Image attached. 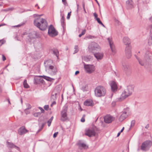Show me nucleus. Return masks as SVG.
Returning <instances> with one entry per match:
<instances>
[{"instance_id":"nucleus-1","label":"nucleus","mask_w":152,"mask_h":152,"mask_svg":"<svg viewBox=\"0 0 152 152\" xmlns=\"http://www.w3.org/2000/svg\"><path fill=\"white\" fill-rule=\"evenodd\" d=\"M34 23L35 26L42 31L45 30L48 25L45 19L40 18H36L34 20Z\"/></svg>"},{"instance_id":"nucleus-2","label":"nucleus","mask_w":152,"mask_h":152,"mask_svg":"<svg viewBox=\"0 0 152 152\" xmlns=\"http://www.w3.org/2000/svg\"><path fill=\"white\" fill-rule=\"evenodd\" d=\"M123 41L124 44L127 45L125 50L126 57L127 58H129L131 57L132 56L131 51V47L129 45L130 43V40L128 37H125L123 38Z\"/></svg>"},{"instance_id":"nucleus-3","label":"nucleus","mask_w":152,"mask_h":152,"mask_svg":"<svg viewBox=\"0 0 152 152\" xmlns=\"http://www.w3.org/2000/svg\"><path fill=\"white\" fill-rule=\"evenodd\" d=\"M51 60L46 61L44 62L45 66L46 68V71H48V73L52 75H56L57 72L58 70L57 68L55 66L50 65L49 63H52Z\"/></svg>"},{"instance_id":"nucleus-4","label":"nucleus","mask_w":152,"mask_h":152,"mask_svg":"<svg viewBox=\"0 0 152 152\" xmlns=\"http://www.w3.org/2000/svg\"><path fill=\"white\" fill-rule=\"evenodd\" d=\"M133 91V88L132 86H128L127 88L122 92L121 96L117 99V100L120 102L123 101L130 96Z\"/></svg>"},{"instance_id":"nucleus-5","label":"nucleus","mask_w":152,"mask_h":152,"mask_svg":"<svg viewBox=\"0 0 152 152\" xmlns=\"http://www.w3.org/2000/svg\"><path fill=\"white\" fill-rule=\"evenodd\" d=\"M94 92L95 96L100 97L105 95L106 93V90L103 86H98L95 89Z\"/></svg>"},{"instance_id":"nucleus-6","label":"nucleus","mask_w":152,"mask_h":152,"mask_svg":"<svg viewBox=\"0 0 152 152\" xmlns=\"http://www.w3.org/2000/svg\"><path fill=\"white\" fill-rule=\"evenodd\" d=\"M152 145V141L150 140H146L142 143L141 147V149L144 151L148 150Z\"/></svg>"},{"instance_id":"nucleus-7","label":"nucleus","mask_w":152,"mask_h":152,"mask_svg":"<svg viewBox=\"0 0 152 152\" xmlns=\"http://www.w3.org/2000/svg\"><path fill=\"white\" fill-rule=\"evenodd\" d=\"M48 33L50 36L53 37L56 36L58 34V32L52 25L49 26Z\"/></svg>"},{"instance_id":"nucleus-8","label":"nucleus","mask_w":152,"mask_h":152,"mask_svg":"<svg viewBox=\"0 0 152 152\" xmlns=\"http://www.w3.org/2000/svg\"><path fill=\"white\" fill-rule=\"evenodd\" d=\"M40 77H42L44 79L49 81H51L52 79L50 77L44 75L35 77L34 78V84H37L40 83Z\"/></svg>"},{"instance_id":"nucleus-9","label":"nucleus","mask_w":152,"mask_h":152,"mask_svg":"<svg viewBox=\"0 0 152 152\" xmlns=\"http://www.w3.org/2000/svg\"><path fill=\"white\" fill-rule=\"evenodd\" d=\"M67 107L64 106L61 112V120L63 121H65L68 119L67 116Z\"/></svg>"},{"instance_id":"nucleus-10","label":"nucleus","mask_w":152,"mask_h":152,"mask_svg":"<svg viewBox=\"0 0 152 152\" xmlns=\"http://www.w3.org/2000/svg\"><path fill=\"white\" fill-rule=\"evenodd\" d=\"M89 50L91 52H92L95 50L100 49V47L97 44L94 42H91L88 46Z\"/></svg>"},{"instance_id":"nucleus-11","label":"nucleus","mask_w":152,"mask_h":152,"mask_svg":"<svg viewBox=\"0 0 152 152\" xmlns=\"http://www.w3.org/2000/svg\"><path fill=\"white\" fill-rule=\"evenodd\" d=\"M84 68L86 72L89 74L94 72L95 70V66L93 65H86L84 64Z\"/></svg>"},{"instance_id":"nucleus-12","label":"nucleus","mask_w":152,"mask_h":152,"mask_svg":"<svg viewBox=\"0 0 152 152\" xmlns=\"http://www.w3.org/2000/svg\"><path fill=\"white\" fill-rule=\"evenodd\" d=\"M115 119V118L110 115H107L104 117V122L107 124L111 123Z\"/></svg>"},{"instance_id":"nucleus-13","label":"nucleus","mask_w":152,"mask_h":152,"mask_svg":"<svg viewBox=\"0 0 152 152\" xmlns=\"http://www.w3.org/2000/svg\"><path fill=\"white\" fill-rule=\"evenodd\" d=\"M129 108H127L124 109V111L119 118V120L121 122L123 121L127 117V113L129 111Z\"/></svg>"},{"instance_id":"nucleus-14","label":"nucleus","mask_w":152,"mask_h":152,"mask_svg":"<svg viewBox=\"0 0 152 152\" xmlns=\"http://www.w3.org/2000/svg\"><path fill=\"white\" fill-rule=\"evenodd\" d=\"M85 134L89 137H91L95 135V132L93 129H88L86 130Z\"/></svg>"},{"instance_id":"nucleus-15","label":"nucleus","mask_w":152,"mask_h":152,"mask_svg":"<svg viewBox=\"0 0 152 152\" xmlns=\"http://www.w3.org/2000/svg\"><path fill=\"white\" fill-rule=\"evenodd\" d=\"M107 40L108 41L110 46L112 52L113 53H115V47L112 39L110 38H108L107 39Z\"/></svg>"},{"instance_id":"nucleus-16","label":"nucleus","mask_w":152,"mask_h":152,"mask_svg":"<svg viewBox=\"0 0 152 152\" xmlns=\"http://www.w3.org/2000/svg\"><path fill=\"white\" fill-rule=\"evenodd\" d=\"M77 145L80 149L83 148L86 149L88 148L86 144L84 143L82 140L79 141L77 143Z\"/></svg>"},{"instance_id":"nucleus-17","label":"nucleus","mask_w":152,"mask_h":152,"mask_svg":"<svg viewBox=\"0 0 152 152\" xmlns=\"http://www.w3.org/2000/svg\"><path fill=\"white\" fill-rule=\"evenodd\" d=\"M28 130L26 129L24 126L21 127L18 130V133L19 135H22L28 132Z\"/></svg>"},{"instance_id":"nucleus-18","label":"nucleus","mask_w":152,"mask_h":152,"mask_svg":"<svg viewBox=\"0 0 152 152\" xmlns=\"http://www.w3.org/2000/svg\"><path fill=\"white\" fill-rule=\"evenodd\" d=\"M7 145V147L11 148H15V149L19 151V148L14 145L13 143L8 142H6Z\"/></svg>"},{"instance_id":"nucleus-19","label":"nucleus","mask_w":152,"mask_h":152,"mask_svg":"<svg viewBox=\"0 0 152 152\" xmlns=\"http://www.w3.org/2000/svg\"><path fill=\"white\" fill-rule=\"evenodd\" d=\"M110 86L112 91L115 92L117 90L118 88L117 85L115 82L111 81L110 83Z\"/></svg>"},{"instance_id":"nucleus-20","label":"nucleus","mask_w":152,"mask_h":152,"mask_svg":"<svg viewBox=\"0 0 152 152\" xmlns=\"http://www.w3.org/2000/svg\"><path fill=\"white\" fill-rule=\"evenodd\" d=\"M94 55L97 60H101L103 58L104 56L102 53H94Z\"/></svg>"},{"instance_id":"nucleus-21","label":"nucleus","mask_w":152,"mask_h":152,"mask_svg":"<svg viewBox=\"0 0 152 152\" xmlns=\"http://www.w3.org/2000/svg\"><path fill=\"white\" fill-rule=\"evenodd\" d=\"M28 37L31 39L35 38L37 37V33L35 31L31 32L29 34Z\"/></svg>"},{"instance_id":"nucleus-22","label":"nucleus","mask_w":152,"mask_h":152,"mask_svg":"<svg viewBox=\"0 0 152 152\" xmlns=\"http://www.w3.org/2000/svg\"><path fill=\"white\" fill-rule=\"evenodd\" d=\"M126 5L129 8L134 7L133 3L132 0H128L126 1Z\"/></svg>"},{"instance_id":"nucleus-23","label":"nucleus","mask_w":152,"mask_h":152,"mask_svg":"<svg viewBox=\"0 0 152 152\" xmlns=\"http://www.w3.org/2000/svg\"><path fill=\"white\" fill-rule=\"evenodd\" d=\"M84 104L86 106H93V103L91 100H86V101Z\"/></svg>"},{"instance_id":"nucleus-24","label":"nucleus","mask_w":152,"mask_h":152,"mask_svg":"<svg viewBox=\"0 0 152 152\" xmlns=\"http://www.w3.org/2000/svg\"><path fill=\"white\" fill-rule=\"evenodd\" d=\"M122 66L123 69L125 71H127L129 67V65L125 63H122Z\"/></svg>"},{"instance_id":"nucleus-25","label":"nucleus","mask_w":152,"mask_h":152,"mask_svg":"<svg viewBox=\"0 0 152 152\" xmlns=\"http://www.w3.org/2000/svg\"><path fill=\"white\" fill-rule=\"evenodd\" d=\"M61 85H58L56 86L54 90L56 91L59 93L60 91L61 90Z\"/></svg>"},{"instance_id":"nucleus-26","label":"nucleus","mask_w":152,"mask_h":152,"mask_svg":"<svg viewBox=\"0 0 152 152\" xmlns=\"http://www.w3.org/2000/svg\"><path fill=\"white\" fill-rule=\"evenodd\" d=\"M53 53L56 56L57 58H58L59 56V52L57 49H54L53 50Z\"/></svg>"},{"instance_id":"nucleus-27","label":"nucleus","mask_w":152,"mask_h":152,"mask_svg":"<svg viewBox=\"0 0 152 152\" xmlns=\"http://www.w3.org/2000/svg\"><path fill=\"white\" fill-rule=\"evenodd\" d=\"M23 85L24 87L25 88H28L29 87V86L28 85V84L27 83V81L26 80H24Z\"/></svg>"},{"instance_id":"nucleus-28","label":"nucleus","mask_w":152,"mask_h":152,"mask_svg":"<svg viewBox=\"0 0 152 152\" xmlns=\"http://www.w3.org/2000/svg\"><path fill=\"white\" fill-rule=\"evenodd\" d=\"M61 25L64 27V18L63 16L61 17Z\"/></svg>"},{"instance_id":"nucleus-29","label":"nucleus","mask_w":152,"mask_h":152,"mask_svg":"<svg viewBox=\"0 0 152 152\" xmlns=\"http://www.w3.org/2000/svg\"><path fill=\"white\" fill-rule=\"evenodd\" d=\"M148 43L150 45L152 44V33L151 34L150 38L148 40Z\"/></svg>"},{"instance_id":"nucleus-30","label":"nucleus","mask_w":152,"mask_h":152,"mask_svg":"<svg viewBox=\"0 0 152 152\" xmlns=\"http://www.w3.org/2000/svg\"><path fill=\"white\" fill-rule=\"evenodd\" d=\"M136 58L138 60L139 64L142 66H143L144 65V63L142 61H141L140 59L139 58H138V57H136Z\"/></svg>"},{"instance_id":"nucleus-31","label":"nucleus","mask_w":152,"mask_h":152,"mask_svg":"<svg viewBox=\"0 0 152 152\" xmlns=\"http://www.w3.org/2000/svg\"><path fill=\"white\" fill-rule=\"evenodd\" d=\"M74 49H75V50L74 51V54L77 53L79 50L78 47L77 45H75V46Z\"/></svg>"},{"instance_id":"nucleus-32","label":"nucleus","mask_w":152,"mask_h":152,"mask_svg":"<svg viewBox=\"0 0 152 152\" xmlns=\"http://www.w3.org/2000/svg\"><path fill=\"white\" fill-rule=\"evenodd\" d=\"M135 121L134 120H133L131 121V124L130 126V128L132 127L135 124Z\"/></svg>"},{"instance_id":"nucleus-33","label":"nucleus","mask_w":152,"mask_h":152,"mask_svg":"<svg viewBox=\"0 0 152 152\" xmlns=\"http://www.w3.org/2000/svg\"><path fill=\"white\" fill-rule=\"evenodd\" d=\"M59 94L58 92H57L56 91L54 90L53 92L52 93V94L54 95L55 96H57V95H58Z\"/></svg>"},{"instance_id":"nucleus-34","label":"nucleus","mask_w":152,"mask_h":152,"mask_svg":"<svg viewBox=\"0 0 152 152\" xmlns=\"http://www.w3.org/2000/svg\"><path fill=\"white\" fill-rule=\"evenodd\" d=\"M85 114L83 115V116L81 119V121L82 122H83L85 121Z\"/></svg>"},{"instance_id":"nucleus-35","label":"nucleus","mask_w":152,"mask_h":152,"mask_svg":"<svg viewBox=\"0 0 152 152\" xmlns=\"http://www.w3.org/2000/svg\"><path fill=\"white\" fill-rule=\"evenodd\" d=\"M49 108V106L48 105H45L44 107V109L46 110H48Z\"/></svg>"},{"instance_id":"nucleus-36","label":"nucleus","mask_w":152,"mask_h":152,"mask_svg":"<svg viewBox=\"0 0 152 152\" xmlns=\"http://www.w3.org/2000/svg\"><path fill=\"white\" fill-rule=\"evenodd\" d=\"M51 98V99H53V100H55L56 99L57 97L56 96H55L54 95L52 94Z\"/></svg>"},{"instance_id":"nucleus-37","label":"nucleus","mask_w":152,"mask_h":152,"mask_svg":"<svg viewBox=\"0 0 152 152\" xmlns=\"http://www.w3.org/2000/svg\"><path fill=\"white\" fill-rule=\"evenodd\" d=\"M5 42V41L3 39L0 40V43H1V44L0 45V46H1L2 44H4Z\"/></svg>"},{"instance_id":"nucleus-38","label":"nucleus","mask_w":152,"mask_h":152,"mask_svg":"<svg viewBox=\"0 0 152 152\" xmlns=\"http://www.w3.org/2000/svg\"><path fill=\"white\" fill-rule=\"evenodd\" d=\"M71 12H69L68 13L67 16V19H69L70 18V16L71 15Z\"/></svg>"},{"instance_id":"nucleus-39","label":"nucleus","mask_w":152,"mask_h":152,"mask_svg":"<svg viewBox=\"0 0 152 152\" xmlns=\"http://www.w3.org/2000/svg\"><path fill=\"white\" fill-rule=\"evenodd\" d=\"M96 20H97V21L98 23L99 24H100V23H102V22L100 20V19L99 18H97V19H96Z\"/></svg>"},{"instance_id":"nucleus-40","label":"nucleus","mask_w":152,"mask_h":152,"mask_svg":"<svg viewBox=\"0 0 152 152\" xmlns=\"http://www.w3.org/2000/svg\"><path fill=\"white\" fill-rule=\"evenodd\" d=\"M62 2L65 6L67 5V4L66 0H62Z\"/></svg>"},{"instance_id":"nucleus-41","label":"nucleus","mask_w":152,"mask_h":152,"mask_svg":"<svg viewBox=\"0 0 152 152\" xmlns=\"http://www.w3.org/2000/svg\"><path fill=\"white\" fill-rule=\"evenodd\" d=\"M86 86H83L82 88H81V90H82L83 91H86Z\"/></svg>"},{"instance_id":"nucleus-42","label":"nucleus","mask_w":152,"mask_h":152,"mask_svg":"<svg viewBox=\"0 0 152 152\" xmlns=\"http://www.w3.org/2000/svg\"><path fill=\"white\" fill-rule=\"evenodd\" d=\"M39 108L41 110V113H44L45 110L42 107H39Z\"/></svg>"},{"instance_id":"nucleus-43","label":"nucleus","mask_w":152,"mask_h":152,"mask_svg":"<svg viewBox=\"0 0 152 152\" xmlns=\"http://www.w3.org/2000/svg\"><path fill=\"white\" fill-rule=\"evenodd\" d=\"M52 121L49 120L48 121V126H50Z\"/></svg>"},{"instance_id":"nucleus-44","label":"nucleus","mask_w":152,"mask_h":152,"mask_svg":"<svg viewBox=\"0 0 152 152\" xmlns=\"http://www.w3.org/2000/svg\"><path fill=\"white\" fill-rule=\"evenodd\" d=\"M27 109H26L25 110V112L26 113V114H28L30 113V112Z\"/></svg>"},{"instance_id":"nucleus-45","label":"nucleus","mask_w":152,"mask_h":152,"mask_svg":"<svg viewBox=\"0 0 152 152\" xmlns=\"http://www.w3.org/2000/svg\"><path fill=\"white\" fill-rule=\"evenodd\" d=\"M86 31V30L84 29V30H83L82 31V32L80 34H81L82 35V36L83 35L85 34Z\"/></svg>"},{"instance_id":"nucleus-46","label":"nucleus","mask_w":152,"mask_h":152,"mask_svg":"<svg viewBox=\"0 0 152 152\" xmlns=\"http://www.w3.org/2000/svg\"><path fill=\"white\" fill-rule=\"evenodd\" d=\"M58 134V132H55L54 134H53V137L54 138H55L56 137L57 134Z\"/></svg>"},{"instance_id":"nucleus-47","label":"nucleus","mask_w":152,"mask_h":152,"mask_svg":"<svg viewBox=\"0 0 152 152\" xmlns=\"http://www.w3.org/2000/svg\"><path fill=\"white\" fill-rule=\"evenodd\" d=\"M94 16L95 18L96 19H97V18H98L97 17L98 15L96 13H94Z\"/></svg>"},{"instance_id":"nucleus-48","label":"nucleus","mask_w":152,"mask_h":152,"mask_svg":"<svg viewBox=\"0 0 152 152\" xmlns=\"http://www.w3.org/2000/svg\"><path fill=\"white\" fill-rule=\"evenodd\" d=\"M88 58L87 60H86L87 61H89L92 58V57L91 56H89L88 57Z\"/></svg>"},{"instance_id":"nucleus-49","label":"nucleus","mask_w":152,"mask_h":152,"mask_svg":"<svg viewBox=\"0 0 152 152\" xmlns=\"http://www.w3.org/2000/svg\"><path fill=\"white\" fill-rule=\"evenodd\" d=\"M2 60L3 61H4L6 60V58L4 55H2Z\"/></svg>"},{"instance_id":"nucleus-50","label":"nucleus","mask_w":152,"mask_h":152,"mask_svg":"<svg viewBox=\"0 0 152 152\" xmlns=\"http://www.w3.org/2000/svg\"><path fill=\"white\" fill-rule=\"evenodd\" d=\"M27 106H28V107L26 109L29 110V109L31 108V105L30 104H28Z\"/></svg>"},{"instance_id":"nucleus-51","label":"nucleus","mask_w":152,"mask_h":152,"mask_svg":"<svg viewBox=\"0 0 152 152\" xmlns=\"http://www.w3.org/2000/svg\"><path fill=\"white\" fill-rule=\"evenodd\" d=\"M40 114L39 113H37L34 114V116L35 117H38L39 115Z\"/></svg>"},{"instance_id":"nucleus-52","label":"nucleus","mask_w":152,"mask_h":152,"mask_svg":"<svg viewBox=\"0 0 152 152\" xmlns=\"http://www.w3.org/2000/svg\"><path fill=\"white\" fill-rule=\"evenodd\" d=\"M44 82V80L42 78H40V83H43Z\"/></svg>"},{"instance_id":"nucleus-53","label":"nucleus","mask_w":152,"mask_h":152,"mask_svg":"<svg viewBox=\"0 0 152 152\" xmlns=\"http://www.w3.org/2000/svg\"><path fill=\"white\" fill-rule=\"evenodd\" d=\"M56 104V102L55 101L53 102L50 105L51 107H52L53 105L55 104Z\"/></svg>"},{"instance_id":"nucleus-54","label":"nucleus","mask_w":152,"mask_h":152,"mask_svg":"<svg viewBox=\"0 0 152 152\" xmlns=\"http://www.w3.org/2000/svg\"><path fill=\"white\" fill-rule=\"evenodd\" d=\"M45 125V123H42V124L41 126V129H42V128H43Z\"/></svg>"},{"instance_id":"nucleus-55","label":"nucleus","mask_w":152,"mask_h":152,"mask_svg":"<svg viewBox=\"0 0 152 152\" xmlns=\"http://www.w3.org/2000/svg\"><path fill=\"white\" fill-rule=\"evenodd\" d=\"M149 20L152 23V16L151 18H150ZM151 28H152V25H151Z\"/></svg>"},{"instance_id":"nucleus-56","label":"nucleus","mask_w":152,"mask_h":152,"mask_svg":"<svg viewBox=\"0 0 152 152\" xmlns=\"http://www.w3.org/2000/svg\"><path fill=\"white\" fill-rule=\"evenodd\" d=\"M92 37L91 35H89L87 36V38L88 39H92Z\"/></svg>"},{"instance_id":"nucleus-57","label":"nucleus","mask_w":152,"mask_h":152,"mask_svg":"<svg viewBox=\"0 0 152 152\" xmlns=\"http://www.w3.org/2000/svg\"><path fill=\"white\" fill-rule=\"evenodd\" d=\"M88 58V57L87 56H86V57H84V59L86 61V60H87V58Z\"/></svg>"},{"instance_id":"nucleus-58","label":"nucleus","mask_w":152,"mask_h":152,"mask_svg":"<svg viewBox=\"0 0 152 152\" xmlns=\"http://www.w3.org/2000/svg\"><path fill=\"white\" fill-rule=\"evenodd\" d=\"M149 125L148 124L145 126V128L146 129H148L149 128Z\"/></svg>"},{"instance_id":"nucleus-59","label":"nucleus","mask_w":152,"mask_h":152,"mask_svg":"<svg viewBox=\"0 0 152 152\" xmlns=\"http://www.w3.org/2000/svg\"><path fill=\"white\" fill-rule=\"evenodd\" d=\"M79 73V72L78 71H76L75 73V75H77V74H78Z\"/></svg>"},{"instance_id":"nucleus-60","label":"nucleus","mask_w":152,"mask_h":152,"mask_svg":"<svg viewBox=\"0 0 152 152\" xmlns=\"http://www.w3.org/2000/svg\"><path fill=\"white\" fill-rule=\"evenodd\" d=\"M82 5H83V9L85 8V3H84V2H83Z\"/></svg>"},{"instance_id":"nucleus-61","label":"nucleus","mask_w":152,"mask_h":152,"mask_svg":"<svg viewBox=\"0 0 152 152\" xmlns=\"http://www.w3.org/2000/svg\"><path fill=\"white\" fill-rule=\"evenodd\" d=\"M53 116H52V117H51L50 118V119H49V120H50L51 121H52L53 120Z\"/></svg>"},{"instance_id":"nucleus-62","label":"nucleus","mask_w":152,"mask_h":152,"mask_svg":"<svg viewBox=\"0 0 152 152\" xmlns=\"http://www.w3.org/2000/svg\"><path fill=\"white\" fill-rule=\"evenodd\" d=\"M21 25H18L17 26H14V27H20V26H21Z\"/></svg>"},{"instance_id":"nucleus-63","label":"nucleus","mask_w":152,"mask_h":152,"mask_svg":"<svg viewBox=\"0 0 152 152\" xmlns=\"http://www.w3.org/2000/svg\"><path fill=\"white\" fill-rule=\"evenodd\" d=\"M124 127H123L122 129L121 130L120 132H122L124 130Z\"/></svg>"},{"instance_id":"nucleus-64","label":"nucleus","mask_w":152,"mask_h":152,"mask_svg":"<svg viewBox=\"0 0 152 152\" xmlns=\"http://www.w3.org/2000/svg\"><path fill=\"white\" fill-rule=\"evenodd\" d=\"M150 71H152V64L151 66V67L150 68Z\"/></svg>"}]
</instances>
